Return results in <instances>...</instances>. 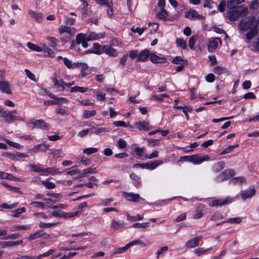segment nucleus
Masks as SVG:
<instances>
[{
    "label": "nucleus",
    "instance_id": "f257e3e1",
    "mask_svg": "<svg viewBox=\"0 0 259 259\" xmlns=\"http://www.w3.org/2000/svg\"><path fill=\"white\" fill-rule=\"evenodd\" d=\"M239 29L244 32L248 30L245 34V41L247 43L255 36H259V24L254 16H249L243 19L239 24Z\"/></svg>",
    "mask_w": 259,
    "mask_h": 259
},
{
    "label": "nucleus",
    "instance_id": "f03ea898",
    "mask_svg": "<svg viewBox=\"0 0 259 259\" xmlns=\"http://www.w3.org/2000/svg\"><path fill=\"white\" fill-rule=\"evenodd\" d=\"M247 9L241 7H237L235 9L229 8L227 12V17L231 21H235L239 16H245L247 13Z\"/></svg>",
    "mask_w": 259,
    "mask_h": 259
},
{
    "label": "nucleus",
    "instance_id": "7ed1b4c3",
    "mask_svg": "<svg viewBox=\"0 0 259 259\" xmlns=\"http://www.w3.org/2000/svg\"><path fill=\"white\" fill-rule=\"evenodd\" d=\"M182 158H188V161L191 162L195 164H200L203 162L207 161L209 159V157L208 155L200 156L199 155L195 154L191 156H183Z\"/></svg>",
    "mask_w": 259,
    "mask_h": 259
},
{
    "label": "nucleus",
    "instance_id": "20e7f679",
    "mask_svg": "<svg viewBox=\"0 0 259 259\" xmlns=\"http://www.w3.org/2000/svg\"><path fill=\"white\" fill-rule=\"evenodd\" d=\"M79 214L78 211H75L73 212H65L63 211H61L60 210H56L52 212L50 215H49V217H59V218H63L64 219H68L73 218L74 217L78 215Z\"/></svg>",
    "mask_w": 259,
    "mask_h": 259
},
{
    "label": "nucleus",
    "instance_id": "39448f33",
    "mask_svg": "<svg viewBox=\"0 0 259 259\" xmlns=\"http://www.w3.org/2000/svg\"><path fill=\"white\" fill-rule=\"evenodd\" d=\"M219 44H222V40L219 37L211 38L207 42V49L209 52H213L217 48Z\"/></svg>",
    "mask_w": 259,
    "mask_h": 259
},
{
    "label": "nucleus",
    "instance_id": "423d86ee",
    "mask_svg": "<svg viewBox=\"0 0 259 259\" xmlns=\"http://www.w3.org/2000/svg\"><path fill=\"white\" fill-rule=\"evenodd\" d=\"M255 194V190L254 186L250 187L248 189L242 190L240 192V195L243 200L251 198Z\"/></svg>",
    "mask_w": 259,
    "mask_h": 259
},
{
    "label": "nucleus",
    "instance_id": "0eeeda50",
    "mask_svg": "<svg viewBox=\"0 0 259 259\" xmlns=\"http://www.w3.org/2000/svg\"><path fill=\"white\" fill-rule=\"evenodd\" d=\"M28 126L31 128L39 127L43 130H48L47 124L42 119L29 122L28 123Z\"/></svg>",
    "mask_w": 259,
    "mask_h": 259
},
{
    "label": "nucleus",
    "instance_id": "6e6552de",
    "mask_svg": "<svg viewBox=\"0 0 259 259\" xmlns=\"http://www.w3.org/2000/svg\"><path fill=\"white\" fill-rule=\"evenodd\" d=\"M185 17L191 20H202L204 18L202 15L199 14L194 10H190L185 13Z\"/></svg>",
    "mask_w": 259,
    "mask_h": 259
},
{
    "label": "nucleus",
    "instance_id": "1a4fd4ad",
    "mask_svg": "<svg viewBox=\"0 0 259 259\" xmlns=\"http://www.w3.org/2000/svg\"><path fill=\"white\" fill-rule=\"evenodd\" d=\"M60 34H69L70 36L73 35L76 32V29L73 27H70L65 25H61L59 28Z\"/></svg>",
    "mask_w": 259,
    "mask_h": 259
},
{
    "label": "nucleus",
    "instance_id": "9d476101",
    "mask_svg": "<svg viewBox=\"0 0 259 259\" xmlns=\"http://www.w3.org/2000/svg\"><path fill=\"white\" fill-rule=\"evenodd\" d=\"M163 162L161 160H156L154 162H149L146 163L140 164V167L142 168H146L147 169H154L158 165L161 164Z\"/></svg>",
    "mask_w": 259,
    "mask_h": 259
},
{
    "label": "nucleus",
    "instance_id": "9b49d317",
    "mask_svg": "<svg viewBox=\"0 0 259 259\" xmlns=\"http://www.w3.org/2000/svg\"><path fill=\"white\" fill-rule=\"evenodd\" d=\"M232 201V199L229 197L225 199H220L218 200H213L210 203L211 206H222L224 205H227L230 203Z\"/></svg>",
    "mask_w": 259,
    "mask_h": 259
},
{
    "label": "nucleus",
    "instance_id": "f8f14e48",
    "mask_svg": "<svg viewBox=\"0 0 259 259\" xmlns=\"http://www.w3.org/2000/svg\"><path fill=\"white\" fill-rule=\"evenodd\" d=\"M103 53H105L110 57H115L117 56L118 52L110 46H103Z\"/></svg>",
    "mask_w": 259,
    "mask_h": 259
},
{
    "label": "nucleus",
    "instance_id": "ddd939ff",
    "mask_svg": "<svg viewBox=\"0 0 259 259\" xmlns=\"http://www.w3.org/2000/svg\"><path fill=\"white\" fill-rule=\"evenodd\" d=\"M23 243V240H20L17 241H1L0 242V247L2 248L13 247L18 245H21Z\"/></svg>",
    "mask_w": 259,
    "mask_h": 259
},
{
    "label": "nucleus",
    "instance_id": "4468645a",
    "mask_svg": "<svg viewBox=\"0 0 259 259\" xmlns=\"http://www.w3.org/2000/svg\"><path fill=\"white\" fill-rule=\"evenodd\" d=\"M202 238V236H200L191 239L188 241L185 244L186 247L192 248L197 247L198 245L199 241Z\"/></svg>",
    "mask_w": 259,
    "mask_h": 259
},
{
    "label": "nucleus",
    "instance_id": "2eb2a0df",
    "mask_svg": "<svg viewBox=\"0 0 259 259\" xmlns=\"http://www.w3.org/2000/svg\"><path fill=\"white\" fill-rule=\"evenodd\" d=\"M150 53L149 50L148 49H145L139 53L137 58V61L144 62L147 60L149 57H150Z\"/></svg>",
    "mask_w": 259,
    "mask_h": 259
},
{
    "label": "nucleus",
    "instance_id": "dca6fc26",
    "mask_svg": "<svg viewBox=\"0 0 259 259\" xmlns=\"http://www.w3.org/2000/svg\"><path fill=\"white\" fill-rule=\"evenodd\" d=\"M135 127L139 131H149L150 128L149 127V123L145 121H139L135 123Z\"/></svg>",
    "mask_w": 259,
    "mask_h": 259
},
{
    "label": "nucleus",
    "instance_id": "f3484780",
    "mask_svg": "<svg viewBox=\"0 0 259 259\" xmlns=\"http://www.w3.org/2000/svg\"><path fill=\"white\" fill-rule=\"evenodd\" d=\"M105 36V33H96L95 32H91L88 36H87L86 40L90 41L92 40H97L101 38H104Z\"/></svg>",
    "mask_w": 259,
    "mask_h": 259
},
{
    "label": "nucleus",
    "instance_id": "a211bd4d",
    "mask_svg": "<svg viewBox=\"0 0 259 259\" xmlns=\"http://www.w3.org/2000/svg\"><path fill=\"white\" fill-rule=\"evenodd\" d=\"M123 195L130 201L138 202L141 199L140 196L138 194L124 192Z\"/></svg>",
    "mask_w": 259,
    "mask_h": 259
},
{
    "label": "nucleus",
    "instance_id": "6ab92c4d",
    "mask_svg": "<svg viewBox=\"0 0 259 259\" xmlns=\"http://www.w3.org/2000/svg\"><path fill=\"white\" fill-rule=\"evenodd\" d=\"M0 90L5 93L11 94L12 93L10 84L8 81H0Z\"/></svg>",
    "mask_w": 259,
    "mask_h": 259
},
{
    "label": "nucleus",
    "instance_id": "aec40b11",
    "mask_svg": "<svg viewBox=\"0 0 259 259\" xmlns=\"http://www.w3.org/2000/svg\"><path fill=\"white\" fill-rule=\"evenodd\" d=\"M174 107L177 109H183V112L185 114L186 118L187 120L189 119V116L188 114V112H191L192 111V108L190 106H185L184 107H182L181 106H178L177 104H175Z\"/></svg>",
    "mask_w": 259,
    "mask_h": 259
},
{
    "label": "nucleus",
    "instance_id": "412c9836",
    "mask_svg": "<svg viewBox=\"0 0 259 259\" xmlns=\"http://www.w3.org/2000/svg\"><path fill=\"white\" fill-rule=\"evenodd\" d=\"M111 227L113 230H117L125 228V224L123 221H116L115 220H112L111 222Z\"/></svg>",
    "mask_w": 259,
    "mask_h": 259
},
{
    "label": "nucleus",
    "instance_id": "4be33fe9",
    "mask_svg": "<svg viewBox=\"0 0 259 259\" xmlns=\"http://www.w3.org/2000/svg\"><path fill=\"white\" fill-rule=\"evenodd\" d=\"M150 58L151 61L154 63L164 62L166 61V59L164 57H159L153 53H150Z\"/></svg>",
    "mask_w": 259,
    "mask_h": 259
},
{
    "label": "nucleus",
    "instance_id": "5701e85b",
    "mask_svg": "<svg viewBox=\"0 0 259 259\" xmlns=\"http://www.w3.org/2000/svg\"><path fill=\"white\" fill-rule=\"evenodd\" d=\"M93 50L91 51L92 53H94L97 55H101L103 54V46H101L98 43H94L93 45Z\"/></svg>",
    "mask_w": 259,
    "mask_h": 259
},
{
    "label": "nucleus",
    "instance_id": "b1692460",
    "mask_svg": "<svg viewBox=\"0 0 259 259\" xmlns=\"http://www.w3.org/2000/svg\"><path fill=\"white\" fill-rule=\"evenodd\" d=\"M15 115H13L10 111L6 110L5 114H4L3 118L7 122L11 123L15 121Z\"/></svg>",
    "mask_w": 259,
    "mask_h": 259
},
{
    "label": "nucleus",
    "instance_id": "393cba45",
    "mask_svg": "<svg viewBox=\"0 0 259 259\" xmlns=\"http://www.w3.org/2000/svg\"><path fill=\"white\" fill-rule=\"evenodd\" d=\"M44 235H46L47 236L48 238L50 237L49 234H47L46 233H44L42 232V231L39 230V231H36V232H35L33 234H30L28 237V239L30 241H32L35 239L38 238L41 236H42Z\"/></svg>",
    "mask_w": 259,
    "mask_h": 259
},
{
    "label": "nucleus",
    "instance_id": "a878e982",
    "mask_svg": "<svg viewBox=\"0 0 259 259\" xmlns=\"http://www.w3.org/2000/svg\"><path fill=\"white\" fill-rule=\"evenodd\" d=\"M52 80L54 85L58 89L59 91H63L65 89L64 84L65 83L62 80H58L56 78H53Z\"/></svg>",
    "mask_w": 259,
    "mask_h": 259
},
{
    "label": "nucleus",
    "instance_id": "bb28decb",
    "mask_svg": "<svg viewBox=\"0 0 259 259\" xmlns=\"http://www.w3.org/2000/svg\"><path fill=\"white\" fill-rule=\"evenodd\" d=\"M60 173H61V172L59 170L58 168H56L53 167L44 168V175H48L49 174L54 175Z\"/></svg>",
    "mask_w": 259,
    "mask_h": 259
},
{
    "label": "nucleus",
    "instance_id": "cd10ccee",
    "mask_svg": "<svg viewBox=\"0 0 259 259\" xmlns=\"http://www.w3.org/2000/svg\"><path fill=\"white\" fill-rule=\"evenodd\" d=\"M28 13L30 17L35 19L38 22H40L41 21L42 19V14L37 13L32 10H29Z\"/></svg>",
    "mask_w": 259,
    "mask_h": 259
},
{
    "label": "nucleus",
    "instance_id": "c85d7f7f",
    "mask_svg": "<svg viewBox=\"0 0 259 259\" xmlns=\"http://www.w3.org/2000/svg\"><path fill=\"white\" fill-rule=\"evenodd\" d=\"M41 46L42 48V51H44L46 55H47L51 58H54L55 57V54L53 50L49 48L46 44H41Z\"/></svg>",
    "mask_w": 259,
    "mask_h": 259
},
{
    "label": "nucleus",
    "instance_id": "c756f323",
    "mask_svg": "<svg viewBox=\"0 0 259 259\" xmlns=\"http://www.w3.org/2000/svg\"><path fill=\"white\" fill-rule=\"evenodd\" d=\"M213 72L218 75H221L228 72L227 68L220 66H217L213 69Z\"/></svg>",
    "mask_w": 259,
    "mask_h": 259
},
{
    "label": "nucleus",
    "instance_id": "7c9ffc66",
    "mask_svg": "<svg viewBox=\"0 0 259 259\" xmlns=\"http://www.w3.org/2000/svg\"><path fill=\"white\" fill-rule=\"evenodd\" d=\"M160 11L157 13V17L161 20H166L167 17V13L164 7H161Z\"/></svg>",
    "mask_w": 259,
    "mask_h": 259
},
{
    "label": "nucleus",
    "instance_id": "2f4dec72",
    "mask_svg": "<svg viewBox=\"0 0 259 259\" xmlns=\"http://www.w3.org/2000/svg\"><path fill=\"white\" fill-rule=\"evenodd\" d=\"M225 163L224 161H219L213 166V170L215 172H218L225 167Z\"/></svg>",
    "mask_w": 259,
    "mask_h": 259
},
{
    "label": "nucleus",
    "instance_id": "473e14b6",
    "mask_svg": "<svg viewBox=\"0 0 259 259\" xmlns=\"http://www.w3.org/2000/svg\"><path fill=\"white\" fill-rule=\"evenodd\" d=\"M31 228L30 225H23V226H19V225H14L12 226L10 228V230L11 231H19L21 229L22 230H29Z\"/></svg>",
    "mask_w": 259,
    "mask_h": 259
},
{
    "label": "nucleus",
    "instance_id": "72a5a7b5",
    "mask_svg": "<svg viewBox=\"0 0 259 259\" xmlns=\"http://www.w3.org/2000/svg\"><path fill=\"white\" fill-rule=\"evenodd\" d=\"M256 37V36H255ZM251 50L254 51H259V36H256V38H255L253 41L252 44L250 46Z\"/></svg>",
    "mask_w": 259,
    "mask_h": 259
},
{
    "label": "nucleus",
    "instance_id": "f704fd0d",
    "mask_svg": "<svg viewBox=\"0 0 259 259\" xmlns=\"http://www.w3.org/2000/svg\"><path fill=\"white\" fill-rule=\"evenodd\" d=\"M27 46L29 49L33 50V51H36L37 52H40L42 51V48L41 46L39 47L37 45H36L31 42H28L27 44Z\"/></svg>",
    "mask_w": 259,
    "mask_h": 259
},
{
    "label": "nucleus",
    "instance_id": "c9c22d12",
    "mask_svg": "<svg viewBox=\"0 0 259 259\" xmlns=\"http://www.w3.org/2000/svg\"><path fill=\"white\" fill-rule=\"evenodd\" d=\"M171 62L175 64H188L187 60H184L180 56H177L174 58L171 61Z\"/></svg>",
    "mask_w": 259,
    "mask_h": 259
},
{
    "label": "nucleus",
    "instance_id": "e433bc0d",
    "mask_svg": "<svg viewBox=\"0 0 259 259\" xmlns=\"http://www.w3.org/2000/svg\"><path fill=\"white\" fill-rule=\"evenodd\" d=\"M96 111L95 110H84L82 115L83 119L89 118L91 117L94 116L96 115Z\"/></svg>",
    "mask_w": 259,
    "mask_h": 259
},
{
    "label": "nucleus",
    "instance_id": "4c0bfd02",
    "mask_svg": "<svg viewBox=\"0 0 259 259\" xmlns=\"http://www.w3.org/2000/svg\"><path fill=\"white\" fill-rule=\"evenodd\" d=\"M244 0H230L228 3V7L230 8L235 9L239 4L242 3Z\"/></svg>",
    "mask_w": 259,
    "mask_h": 259
},
{
    "label": "nucleus",
    "instance_id": "58836bf2",
    "mask_svg": "<svg viewBox=\"0 0 259 259\" xmlns=\"http://www.w3.org/2000/svg\"><path fill=\"white\" fill-rule=\"evenodd\" d=\"M77 66H81V76L84 77L87 75V73L86 70L88 69V66L86 64L84 63H79L76 64Z\"/></svg>",
    "mask_w": 259,
    "mask_h": 259
},
{
    "label": "nucleus",
    "instance_id": "ea45409f",
    "mask_svg": "<svg viewBox=\"0 0 259 259\" xmlns=\"http://www.w3.org/2000/svg\"><path fill=\"white\" fill-rule=\"evenodd\" d=\"M91 130H94V133L97 135L102 133H107L109 131V130L106 127L96 128L95 127H93L92 128H91Z\"/></svg>",
    "mask_w": 259,
    "mask_h": 259
},
{
    "label": "nucleus",
    "instance_id": "a19ab883",
    "mask_svg": "<svg viewBox=\"0 0 259 259\" xmlns=\"http://www.w3.org/2000/svg\"><path fill=\"white\" fill-rule=\"evenodd\" d=\"M29 167L32 171L36 172H41L42 174L44 175V168L40 167L38 166L33 164H30Z\"/></svg>",
    "mask_w": 259,
    "mask_h": 259
},
{
    "label": "nucleus",
    "instance_id": "79ce46f5",
    "mask_svg": "<svg viewBox=\"0 0 259 259\" xmlns=\"http://www.w3.org/2000/svg\"><path fill=\"white\" fill-rule=\"evenodd\" d=\"M147 141L148 145L151 147L159 146L160 144V140L158 139H148Z\"/></svg>",
    "mask_w": 259,
    "mask_h": 259
},
{
    "label": "nucleus",
    "instance_id": "37998d69",
    "mask_svg": "<svg viewBox=\"0 0 259 259\" xmlns=\"http://www.w3.org/2000/svg\"><path fill=\"white\" fill-rule=\"evenodd\" d=\"M88 91V88H84V87H72L71 90L70 92L71 93L74 92H79L81 93H84Z\"/></svg>",
    "mask_w": 259,
    "mask_h": 259
},
{
    "label": "nucleus",
    "instance_id": "c03bdc74",
    "mask_svg": "<svg viewBox=\"0 0 259 259\" xmlns=\"http://www.w3.org/2000/svg\"><path fill=\"white\" fill-rule=\"evenodd\" d=\"M41 183L48 189H51L55 188V184L51 182H49L48 180L42 181Z\"/></svg>",
    "mask_w": 259,
    "mask_h": 259
},
{
    "label": "nucleus",
    "instance_id": "a18cd8bd",
    "mask_svg": "<svg viewBox=\"0 0 259 259\" xmlns=\"http://www.w3.org/2000/svg\"><path fill=\"white\" fill-rule=\"evenodd\" d=\"M63 62L64 64L67 66V67L69 69L77 67L76 64H73L72 61L67 58H63Z\"/></svg>",
    "mask_w": 259,
    "mask_h": 259
},
{
    "label": "nucleus",
    "instance_id": "49530a36",
    "mask_svg": "<svg viewBox=\"0 0 259 259\" xmlns=\"http://www.w3.org/2000/svg\"><path fill=\"white\" fill-rule=\"evenodd\" d=\"M242 219L240 218H233L227 219L224 221L223 223H229L231 224H239L241 223Z\"/></svg>",
    "mask_w": 259,
    "mask_h": 259
},
{
    "label": "nucleus",
    "instance_id": "de8ad7c7",
    "mask_svg": "<svg viewBox=\"0 0 259 259\" xmlns=\"http://www.w3.org/2000/svg\"><path fill=\"white\" fill-rule=\"evenodd\" d=\"M128 248L135 245H140L143 247L146 246V244L140 240H136L131 241V242L127 244Z\"/></svg>",
    "mask_w": 259,
    "mask_h": 259
},
{
    "label": "nucleus",
    "instance_id": "09e8293b",
    "mask_svg": "<svg viewBox=\"0 0 259 259\" xmlns=\"http://www.w3.org/2000/svg\"><path fill=\"white\" fill-rule=\"evenodd\" d=\"M86 35H84L82 33H79L77 35L76 37V42L77 44H79L86 40L87 38Z\"/></svg>",
    "mask_w": 259,
    "mask_h": 259
},
{
    "label": "nucleus",
    "instance_id": "8fccbe9b",
    "mask_svg": "<svg viewBox=\"0 0 259 259\" xmlns=\"http://www.w3.org/2000/svg\"><path fill=\"white\" fill-rule=\"evenodd\" d=\"M26 211V209L24 207L18 208L16 210H13L12 211L13 215L14 217L17 218L20 216V215L23 213L25 212Z\"/></svg>",
    "mask_w": 259,
    "mask_h": 259
},
{
    "label": "nucleus",
    "instance_id": "3c124183",
    "mask_svg": "<svg viewBox=\"0 0 259 259\" xmlns=\"http://www.w3.org/2000/svg\"><path fill=\"white\" fill-rule=\"evenodd\" d=\"M149 226V223H137L133 224L132 227L135 228H146Z\"/></svg>",
    "mask_w": 259,
    "mask_h": 259
},
{
    "label": "nucleus",
    "instance_id": "603ef678",
    "mask_svg": "<svg viewBox=\"0 0 259 259\" xmlns=\"http://www.w3.org/2000/svg\"><path fill=\"white\" fill-rule=\"evenodd\" d=\"M48 40L49 41V45L51 47L53 48H55L58 45L57 39L53 37H50L47 38Z\"/></svg>",
    "mask_w": 259,
    "mask_h": 259
},
{
    "label": "nucleus",
    "instance_id": "864d4df0",
    "mask_svg": "<svg viewBox=\"0 0 259 259\" xmlns=\"http://www.w3.org/2000/svg\"><path fill=\"white\" fill-rule=\"evenodd\" d=\"M8 144H9L10 146L13 147H14L15 148H17V149H20L21 148L23 147V146H22L21 145L17 143H15V142H12L9 140H8V139H5L4 140Z\"/></svg>",
    "mask_w": 259,
    "mask_h": 259
},
{
    "label": "nucleus",
    "instance_id": "5fc2aeb1",
    "mask_svg": "<svg viewBox=\"0 0 259 259\" xmlns=\"http://www.w3.org/2000/svg\"><path fill=\"white\" fill-rule=\"evenodd\" d=\"M98 149L97 148H85L83 150V152L88 155H90L93 153H96Z\"/></svg>",
    "mask_w": 259,
    "mask_h": 259
},
{
    "label": "nucleus",
    "instance_id": "6e6d98bb",
    "mask_svg": "<svg viewBox=\"0 0 259 259\" xmlns=\"http://www.w3.org/2000/svg\"><path fill=\"white\" fill-rule=\"evenodd\" d=\"M128 248H129L127 244L124 247L117 248L115 249V251L113 253V254L123 253V252H125L127 250Z\"/></svg>",
    "mask_w": 259,
    "mask_h": 259
},
{
    "label": "nucleus",
    "instance_id": "4d7b16f0",
    "mask_svg": "<svg viewBox=\"0 0 259 259\" xmlns=\"http://www.w3.org/2000/svg\"><path fill=\"white\" fill-rule=\"evenodd\" d=\"M58 224V223H45L42 222H40L39 223V227L40 228H50V227H52L54 226H55V225H57Z\"/></svg>",
    "mask_w": 259,
    "mask_h": 259
},
{
    "label": "nucleus",
    "instance_id": "13d9d810",
    "mask_svg": "<svg viewBox=\"0 0 259 259\" xmlns=\"http://www.w3.org/2000/svg\"><path fill=\"white\" fill-rule=\"evenodd\" d=\"M83 173L85 177H87L90 174L97 173L96 168L89 167L83 170Z\"/></svg>",
    "mask_w": 259,
    "mask_h": 259
},
{
    "label": "nucleus",
    "instance_id": "bf43d9fd",
    "mask_svg": "<svg viewBox=\"0 0 259 259\" xmlns=\"http://www.w3.org/2000/svg\"><path fill=\"white\" fill-rule=\"evenodd\" d=\"M177 45L178 47H180L182 49H185L186 48V42L183 39L178 38L176 40Z\"/></svg>",
    "mask_w": 259,
    "mask_h": 259
},
{
    "label": "nucleus",
    "instance_id": "052dcab7",
    "mask_svg": "<svg viewBox=\"0 0 259 259\" xmlns=\"http://www.w3.org/2000/svg\"><path fill=\"white\" fill-rule=\"evenodd\" d=\"M52 154L53 155L54 158H57L62 157L63 151L61 149L54 150L52 152Z\"/></svg>",
    "mask_w": 259,
    "mask_h": 259
},
{
    "label": "nucleus",
    "instance_id": "680f3d73",
    "mask_svg": "<svg viewBox=\"0 0 259 259\" xmlns=\"http://www.w3.org/2000/svg\"><path fill=\"white\" fill-rule=\"evenodd\" d=\"M238 146L239 145L238 144L229 146L225 149L222 151V153L223 154L229 153V152L232 151L235 148L238 147Z\"/></svg>",
    "mask_w": 259,
    "mask_h": 259
},
{
    "label": "nucleus",
    "instance_id": "e2e57ef3",
    "mask_svg": "<svg viewBox=\"0 0 259 259\" xmlns=\"http://www.w3.org/2000/svg\"><path fill=\"white\" fill-rule=\"evenodd\" d=\"M146 29V28L142 27V28H139V27H136L135 28L134 27H132L131 28V31L133 32L134 33H138L139 35H141L145 30Z\"/></svg>",
    "mask_w": 259,
    "mask_h": 259
},
{
    "label": "nucleus",
    "instance_id": "0e129e2a",
    "mask_svg": "<svg viewBox=\"0 0 259 259\" xmlns=\"http://www.w3.org/2000/svg\"><path fill=\"white\" fill-rule=\"evenodd\" d=\"M54 102L56 103L55 104L60 105L62 103H68V101L65 98H58L56 96L54 99Z\"/></svg>",
    "mask_w": 259,
    "mask_h": 259
},
{
    "label": "nucleus",
    "instance_id": "69168bd1",
    "mask_svg": "<svg viewBox=\"0 0 259 259\" xmlns=\"http://www.w3.org/2000/svg\"><path fill=\"white\" fill-rule=\"evenodd\" d=\"M212 249L211 247L208 248L207 249H204L203 248H199L195 250V253L197 254L198 255H200L201 254H204L206 252Z\"/></svg>",
    "mask_w": 259,
    "mask_h": 259
},
{
    "label": "nucleus",
    "instance_id": "338daca9",
    "mask_svg": "<svg viewBox=\"0 0 259 259\" xmlns=\"http://www.w3.org/2000/svg\"><path fill=\"white\" fill-rule=\"evenodd\" d=\"M24 71L28 78L32 80V81H36L35 75L29 70L25 69Z\"/></svg>",
    "mask_w": 259,
    "mask_h": 259
},
{
    "label": "nucleus",
    "instance_id": "774afa93",
    "mask_svg": "<svg viewBox=\"0 0 259 259\" xmlns=\"http://www.w3.org/2000/svg\"><path fill=\"white\" fill-rule=\"evenodd\" d=\"M145 149L143 147H137L135 149L136 154L139 157H141L143 155Z\"/></svg>",
    "mask_w": 259,
    "mask_h": 259
}]
</instances>
